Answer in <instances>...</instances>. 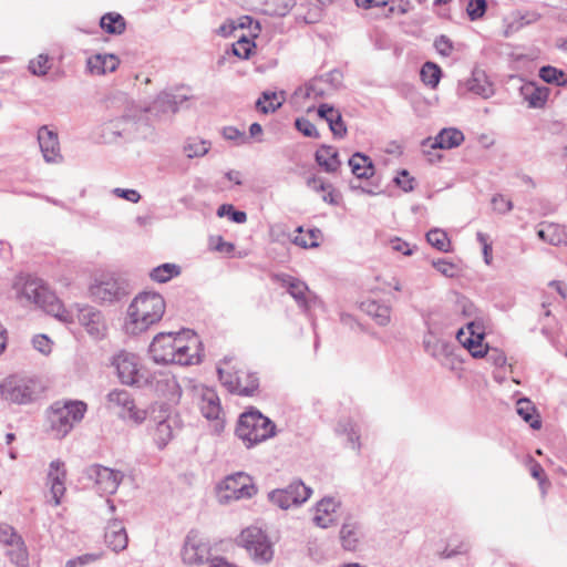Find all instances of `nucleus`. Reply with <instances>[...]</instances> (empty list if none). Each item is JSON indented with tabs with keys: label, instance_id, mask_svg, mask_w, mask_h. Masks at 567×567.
Segmentation results:
<instances>
[{
	"label": "nucleus",
	"instance_id": "obj_13",
	"mask_svg": "<svg viewBox=\"0 0 567 567\" xmlns=\"http://www.w3.org/2000/svg\"><path fill=\"white\" fill-rule=\"evenodd\" d=\"M311 494L312 489L309 486H307L302 481L296 480L284 488H277L269 492L268 499L272 505L281 509H289L306 503L310 498Z\"/></svg>",
	"mask_w": 567,
	"mask_h": 567
},
{
	"label": "nucleus",
	"instance_id": "obj_64",
	"mask_svg": "<svg viewBox=\"0 0 567 567\" xmlns=\"http://www.w3.org/2000/svg\"><path fill=\"white\" fill-rule=\"evenodd\" d=\"M99 554H85L66 561L65 567H78L100 559Z\"/></svg>",
	"mask_w": 567,
	"mask_h": 567
},
{
	"label": "nucleus",
	"instance_id": "obj_39",
	"mask_svg": "<svg viewBox=\"0 0 567 567\" xmlns=\"http://www.w3.org/2000/svg\"><path fill=\"white\" fill-rule=\"evenodd\" d=\"M297 235L292 238V243L301 248H316L321 239V230L318 228L308 229L306 233L302 227L297 228Z\"/></svg>",
	"mask_w": 567,
	"mask_h": 567
},
{
	"label": "nucleus",
	"instance_id": "obj_38",
	"mask_svg": "<svg viewBox=\"0 0 567 567\" xmlns=\"http://www.w3.org/2000/svg\"><path fill=\"white\" fill-rule=\"evenodd\" d=\"M517 414L527 422L532 429L538 430L542 426V422L536 415V409L532 401L528 399H519L516 404Z\"/></svg>",
	"mask_w": 567,
	"mask_h": 567
},
{
	"label": "nucleus",
	"instance_id": "obj_35",
	"mask_svg": "<svg viewBox=\"0 0 567 567\" xmlns=\"http://www.w3.org/2000/svg\"><path fill=\"white\" fill-rule=\"evenodd\" d=\"M467 90L482 97H489L493 94L492 84L488 82L483 71H474L471 79L467 80Z\"/></svg>",
	"mask_w": 567,
	"mask_h": 567
},
{
	"label": "nucleus",
	"instance_id": "obj_63",
	"mask_svg": "<svg viewBox=\"0 0 567 567\" xmlns=\"http://www.w3.org/2000/svg\"><path fill=\"white\" fill-rule=\"evenodd\" d=\"M113 194L120 198H123L131 203H138L141 199V195L136 189H124V188H114Z\"/></svg>",
	"mask_w": 567,
	"mask_h": 567
},
{
	"label": "nucleus",
	"instance_id": "obj_47",
	"mask_svg": "<svg viewBox=\"0 0 567 567\" xmlns=\"http://www.w3.org/2000/svg\"><path fill=\"white\" fill-rule=\"evenodd\" d=\"M539 76L547 83L564 85L567 83V75L561 70L547 65L539 70Z\"/></svg>",
	"mask_w": 567,
	"mask_h": 567
},
{
	"label": "nucleus",
	"instance_id": "obj_4",
	"mask_svg": "<svg viewBox=\"0 0 567 567\" xmlns=\"http://www.w3.org/2000/svg\"><path fill=\"white\" fill-rule=\"evenodd\" d=\"M19 298L38 306L64 323L73 322L72 311L64 308L42 279L28 277L19 289Z\"/></svg>",
	"mask_w": 567,
	"mask_h": 567
},
{
	"label": "nucleus",
	"instance_id": "obj_31",
	"mask_svg": "<svg viewBox=\"0 0 567 567\" xmlns=\"http://www.w3.org/2000/svg\"><path fill=\"white\" fill-rule=\"evenodd\" d=\"M360 308L363 312L373 318L379 326H386L390 322L391 309L384 303L369 299L362 301Z\"/></svg>",
	"mask_w": 567,
	"mask_h": 567
},
{
	"label": "nucleus",
	"instance_id": "obj_58",
	"mask_svg": "<svg viewBox=\"0 0 567 567\" xmlns=\"http://www.w3.org/2000/svg\"><path fill=\"white\" fill-rule=\"evenodd\" d=\"M296 127L305 136H308V137H318L319 136V133H318L316 126L307 118H303V117L297 118Z\"/></svg>",
	"mask_w": 567,
	"mask_h": 567
},
{
	"label": "nucleus",
	"instance_id": "obj_52",
	"mask_svg": "<svg viewBox=\"0 0 567 567\" xmlns=\"http://www.w3.org/2000/svg\"><path fill=\"white\" fill-rule=\"evenodd\" d=\"M217 215L219 217L228 216L230 220H233L237 224H243L247 220V215L245 212L235 210L233 205H229V204H224V205L219 206V208L217 210Z\"/></svg>",
	"mask_w": 567,
	"mask_h": 567
},
{
	"label": "nucleus",
	"instance_id": "obj_24",
	"mask_svg": "<svg viewBox=\"0 0 567 567\" xmlns=\"http://www.w3.org/2000/svg\"><path fill=\"white\" fill-rule=\"evenodd\" d=\"M464 142V134L462 131L455 127H446L439 132L435 137H427L422 142L424 150L441 148L451 150L460 146Z\"/></svg>",
	"mask_w": 567,
	"mask_h": 567
},
{
	"label": "nucleus",
	"instance_id": "obj_54",
	"mask_svg": "<svg viewBox=\"0 0 567 567\" xmlns=\"http://www.w3.org/2000/svg\"><path fill=\"white\" fill-rule=\"evenodd\" d=\"M540 19V14L536 11H526L524 13L518 12L514 24L516 29L537 22Z\"/></svg>",
	"mask_w": 567,
	"mask_h": 567
},
{
	"label": "nucleus",
	"instance_id": "obj_9",
	"mask_svg": "<svg viewBox=\"0 0 567 567\" xmlns=\"http://www.w3.org/2000/svg\"><path fill=\"white\" fill-rule=\"evenodd\" d=\"M238 543L258 564L269 563L274 557L272 544L268 535L258 526L245 528L239 535Z\"/></svg>",
	"mask_w": 567,
	"mask_h": 567
},
{
	"label": "nucleus",
	"instance_id": "obj_49",
	"mask_svg": "<svg viewBox=\"0 0 567 567\" xmlns=\"http://www.w3.org/2000/svg\"><path fill=\"white\" fill-rule=\"evenodd\" d=\"M432 266L446 278H455L461 272V269L458 268L457 265L446 259L433 260Z\"/></svg>",
	"mask_w": 567,
	"mask_h": 567
},
{
	"label": "nucleus",
	"instance_id": "obj_8",
	"mask_svg": "<svg viewBox=\"0 0 567 567\" xmlns=\"http://www.w3.org/2000/svg\"><path fill=\"white\" fill-rule=\"evenodd\" d=\"M111 365L115 369L122 384L137 388L148 385L150 375L143 369L137 354L122 350L112 357Z\"/></svg>",
	"mask_w": 567,
	"mask_h": 567
},
{
	"label": "nucleus",
	"instance_id": "obj_20",
	"mask_svg": "<svg viewBox=\"0 0 567 567\" xmlns=\"http://www.w3.org/2000/svg\"><path fill=\"white\" fill-rule=\"evenodd\" d=\"M340 503L333 497H323L312 508V522L320 528H328L337 523Z\"/></svg>",
	"mask_w": 567,
	"mask_h": 567
},
{
	"label": "nucleus",
	"instance_id": "obj_12",
	"mask_svg": "<svg viewBox=\"0 0 567 567\" xmlns=\"http://www.w3.org/2000/svg\"><path fill=\"white\" fill-rule=\"evenodd\" d=\"M37 383L33 379L10 375L0 382V396L14 404H28L35 394Z\"/></svg>",
	"mask_w": 567,
	"mask_h": 567
},
{
	"label": "nucleus",
	"instance_id": "obj_29",
	"mask_svg": "<svg viewBox=\"0 0 567 567\" xmlns=\"http://www.w3.org/2000/svg\"><path fill=\"white\" fill-rule=\"evenodd\" d=\"M186 100L187 97L185 95H176L164 91L155 99L151 110L162 113H175L179 105Z\"/></svg>",
	"mask_w": 567,
	"mask_h": 567
},
{
	"label": "nucleus",
	"instance_id": "obj_59",
	"mask_svg": "<svg viewBox=\"0 0 567 567\" xmlns=\"http://www.w3.org/2000/svg\"><path fill=\"white\" fill-rule=\"evenodd\" d=\"M209 245L213 250L219 251L221 254L229 255L234 251L235 246L231 243L225 241L223 237H212Z\"/></svg>",
	"mask_w": 567,
	"mask_h": 567
},
{
	"label": "nucleus",
	"instance_id": "obj_19",
	"mask_svg": "<svg viewBox=\"0 0 567 567\" xmlns=\"http://www.w3.org/2000/svg\"><path fill=\"white\" fill-rule=\"evenodd\" d=\"M425 322L427 326V333L423 339V347L425 352L440 361H443V359H447L449 357L453 355L452 346L436 337V327L433 316H430Z\"/></svg>",
	"mask_w": 567,
	"mask_h": 567
},
{
	"label": "nucleus",
	"instance_id": "obj_18",
	"mask_svg": "<svg viewBox=\"0 0 567 567\" xmlns=\"http://www.w3.org/2000/svg\"><path fill=\"white\" fill-rule=\"evenodd\" d=\"M210 555L209 545L204 542L197 533H189L186 536L182 548V559L186 565H202L208 560Z\"/></svg>",
	"mask_w": 567,
	"mask_h": 567
},
{
	"label": "nucleus",
	"instance_id": "obj_25",
	"mask_svg": "<svg viewBox=\"0 0 567 567\" xmlns=\"http://www.w3.org/2000/svg\"><path fill=\"white\" fill-rule=\"evenodd\" d=\"M195 393L198 396V406L207 420H217L221 412L220 401L216 391L207 386H196Z\"/></svg>",
	"mask_w": 567,
	"mask_h": 567
},
{
	"label": "nucleus",
	"instance_id": "obj_27",
	"mask_svg": "<svg viewBox=\"0 0 567 567\" xmlns=\"http://www.w3.org/2000/svg\"><path fill=\"white\" fill-rule=\"evenodd\" d=\"M537 235L543 241L548 243L549 245L567 246V228L565 226L553 223L543 224L538 229Z\"/></svg>",
	"mask_w": 567,
	"mask_h": 567
},
{
	"label": "nucleus",
	"instance_id": "obj_48",
	"mask_svg": "<svg viewBox=\"0 0 567 567\" xmlns=\"http://www.w3.org/2000/svg\"><path fill=\"white\" fill-rule=\"evenodd\" d=\"M29 71L37 76L45 75L51 69L50 59L47 54H39L28 65Z\"/></svg>",
	"mask_w": 567,
	"mask_h": 567
},
{
	"label": "nucleus",
	"instance_id": "obj_14",
	"mask_svg": "<svg viewBox=\"0 0 567 567\" xmlns=\"http://www.w3.org/2000/svg\"><path fill=\"white\" fill-rule=\"evenodd\" d=\"M91 297L100 302H114L126 295L124 282L114 274H101L89 288Z\"/></svg>",
	"mask_w": 567,
	"mask_h": 567
},
{
	"label": "nucleus",
	"instance_id": "obj_56",
	"mask_svg": "<svg viewBox=\"0 0 567 567\" xmlns=\"http://www.w3.org/2000/svg\"><path fill=\"white\" fill-rule=\"evenodd\" d=\"M493 209L499 214H506L512 210L513 203L505 196L497 194L492 198Z\"/></svg>",
	"mask_w": 567,
	"mask_h": 567
},
{
	"label": "nucleus",
	"instance_id": "obj_37",
	"mask_svg": "<svg viewBox=\"0 0 567 567\" xmlns=\"http://www.w3.org/2000/svg\"><path fill=\"white\" fill-rule=\"evenodd\" d=\"M336 433L338 435H344L348 439L351 447L354 450H360V434L357 424L350 419L344 417L341 419L337 426Z\"/></svg>",
	"mask_w": 567,
	"mask_h": 567
},
{
	"label": "nucleus",
	"instance_id": "obj_21",
	"mask_svg": "<svg viewBox=\"0 0 567 567\" xmlns=\"http://www.w3.org/2000/svg\"><path fill=\"white\" fill-rule=\"evenodd\" d=\"M38 143L47 163H60L62 161L59 137L55 131L47 125L41 126L38 131Z\"/></svg>",
	"mask_w": 567,
	"mask_h": 567
},
{
	"label": "nucleus",
	"instance_id": "obj_50",
	"mask_svg": "<svg viewBox=\"0 0 567 567\" xmlns=\"http://www.w3.org/2000/svg\"><path fill=\"white\" fill-rule=\"evenodd\" d=\"M22 540L21 536L17 534L14 528L8 524L0 525V543L7 547L17 545L18 542Z\"/></svg>",
	"mask_w": 567,
	"mask_h": 567
},
{
	"label": "nucleus",
	"instance_id": "obj_61",
	"mask_svg": "<svg viewBox=\"0 0 567 567\" xmlns=\"http://www.w3.org/2000/svg\"><path fill=\"white\" fill-rule=\"evenodd\" d=\"M434 47L436 51L443 56H449L453 49L451 40L445 35L439 37L434 41Z\"/></svg>",
	"mask_w": 567,
	"mask_h": 567
},
{
	"label": "nucleus",
	"instance_id": "obj_30",
	"mask_svg": "<svg viewBox=\"0 0 567 567\" xmlns=\"http://www.w3.org/2000/svg\"><path fill=\"white\" fill-rule=\"evenodd\" d=\"M175 425L176 420L171 415L157 421L153 437L158 449H164L173 439Z\"/></svg>",
	"mask_w": 567,
	"mask_h": 567
},
{
	"label": "nucleus",
	"instance_id": "obj_17",
	"mask_svg": "<svg viewBox=\"0 0 567 567\" xmlns=\"http://www.w3.org/2000/svg\"><path fill=\"white\" fill-rule=\"evenodd\" d=\"M86 476L94 482L101 494L106 495L114 494L124 477L122 472L99 464L87 467Z\"/></svg>",
	"mask_w": 567,
	"mask_h": 567
},
{
	"label": "nucleus",
	"instance_id": "obj_3",
	"mask_svg": "<svg viewBox=\"0 0 567 567\" xmlns=\"http://www.w3.org/2000/svg\"><path fill=\"white\" fill-rule=\"evenodd\" d=\"M456 313L470 320L465 329H460L456 333L457 341L470 352L473 358H483L488 352V347L483 343L485 328L478 320V309L465 297H457L454 306Z\"/></svg>",
	"mask_w": 567,
	"mask_h": 567
},
{
	"label": "nucleus",
	"instance_id": "obj_57",
	"mask_svg": "<svg viewBox=\"0 0 567 567\" xmlns=\"http://www.w3.org/2000/svg\"><path fill=\"white\" fill-rule=\"evenodd\" d=\"M35 350L42 354H49L52 351V341L45 334H38L32 339Z\"/></svg>",
	"mask_w": 567,
	"mask_h": 567
},
{
	"label": "nucleus",
	"instance_id": "obj_6",
	"mask_svg": "<svg viewBox=\"0 0 567 567\" xmlns=\"http://www.w3.org/2000/svg\"><path fill=\"white\" fill-rule=\"evenodd\" d=\"M275 430V424L259 411H248L240 415L236 434L249 449L272 437Z\"/></svg>",
	"mask_w": 567,
	"mask_h": 567
},
{
	"label": "nucleus",
	"instance_id": "obj_46",
	"mask_svg": "<svg viewBox=\"0 0 567 567\" xmlns=\"http://www.w3.org/2000/svg\"><path fill=\"white\" fill-rule=\"evenodd\" d=\"M421 79L427 86L434 89L437 86L442 71L439 65L432 62H426L421 69Z\"/></svg>",
	"mask_w": 567,
	"mask_h": 567
},
{
	"label": "nucleus",
	"instance_id": "obj_5",
	"mask_svg": "<svg viewBox=\"0 0 567 567\" xmlns=\"http://www.w3.org/2000/svg\"><path fill=\"white\" fill-rule=\"evenodd\" d=\"M86 411V403L80 400L52 404L48 419L55 437L62 439L69 434L74 425L83 420Z\"/></svg>",
	"mask_w": 567,
	"mask_h": 567
},
{
	"label": "nucleus",
	"instance_id": "obj_33",
	"mask_svg": "<svg viewBox=\"0 0 567 567\" xmlns=\"http://www.w3.org/2000/svg\"><path fill=\"white\" fill-rule=\"evenodd\" d=\"M349 166L358 178L368 179L374 175V166L371 158L361 153H355L350 157Z\"/></svg>",
	"mask_w": 567,
	"mask_h": 567
},
{
	"label": "nucleus",
	"instance_id": "obj_7",
	"mask_svg": "<svg viewBox=\"0 0 567 567\" xmlns=\"http://www.w3.org/2000/svg\"><path fill=\"white\" fill-rule=\"evenodd\" d=\"M217 372L223 385L231 393L248 396L258 389L257 375L241 364H231V361H225L218 365Z\"/></svg>",
	"mask_w": 567,
	"mask_h": 567
},
{
	"label": "nucleus",
	"instance_id": "obj_16",
	"mask_svg": "<svg viewBox=\"0 0 567 567\" xmlns=\"http://www.w3.org/2000/svg\"><path fill=\"white\" fill-rule=\"evenodd\" d=\"M275 278L303 311H309L319 302L318 297L311 292L307 284L299 278L286 274L276 275Z\"/></svg>",
	"mask_w": 567,
	"mask_h": 567
},
{
	"label": "nucleus",
	"instance_id": "obj_41",
	"mask_svg": "<svg viewBox=\"0 0 567 567\" xmlns=\"http://www.w3.org/2000/svg\"><path fill=\"white\" fill-rule=\"evenodd\" d=\"M101 28L110 34H121L125 30V20L118 13H106L101 18Z\"/></svg>",
	"mask_w": 567,
	"mask_h": 567
},
{
	"label": "nucleus",
	"instance_id": "obj_28",
	"mask_svg": "<svg viewBox=\"0 0 567 567\" xmlns=\"http://www.w3.org/2000/svg\"><path fill=\"white\" fill-rule=\"evenodd\" d=\"M120 60L114 54H95L87 60V69L92 74L103 75L114 72Z\"/></svg>",
	"mask_w": 567,
	"mask_h": 567
},
{
	"label": "nucleus",
	"instance_id": "obj_55",
	"mask_svg": "<svg viewBox=\"0 0 567 567\" xmlns=\"http://www.w3.org/2000/svg\"><path fill=\"white\" fill-rule=\"evenodd\" d=\"M223 136L226 140L234 141L238 145L245 144L248 142V137L246 136L245 132L239 131L238 128L234 126H227L223 130Z\"/></svg>",
	"mask_w": 567,
	"mask_h": 567
},
{
	"label": "nucleus",
	"instance_id": "obj_40",
	"mask_svg": "<svg viewBox=\"0 0 567 567\" xmlns=\"http://www.w3.org/2000/svg\"><path fill=\"white\" fill-rule=\"evenodd\" d=\"M181 267L176 264L166 262L153 268L150 271V278L158 284H165L171 279L179 276Z\"/></svg>",
	"mask_w": 567,
	"mask_h": 567
},
{
	"label": "nucleus",
	"instance_id": "obj_62",
	"mask_svg": "<svg viewBox=\"0 0 567 567\" xmlns=\"http://www.w3.org/2000/svg\"><path fill=\"white\" fill-rule=\"evenodd\" d=\"M394 182L404 192H411L413 189L414 179L410 177L409 172L405 169L400 172V174L394 178Z\"/></svg>",
	"mask_w": 567,
	"mask_h": 567
},
{
	"label": "nucleus",
	"instance_id": "obj_44",
	"mask_svg": "<svg viewBox=\"0 0 567 567\" xmlns=\"http://www.w3.org/2000/svg\"><path fill=\"white\" fill-rule=\"evenodd\" d=\"M210 143L205 140L188 138L183 151L188 158L202 157L208 153Z\"/></svg>",
	"mask_w": 567,
	"mask_h": 567
},
{
	"label": "nucleus",
	"instance_id": "obj_53",
	"mask_svg": "<svg viewBox=\"0 0 567 567\" xmlns=\"http://www.w3.org/2000/svg\"><path fill=\"white\" fill-rule=\"evenodd\" d=\"M254 47L252 41L243 37L233 44V53L240 59H248Z\"/></svg>",
	"mask_w": 567,
	"mask_h": 567
},
{
	"label": "nucleus",
	"instance_id": "obj_60",
	"mask_svg": "<svg viewBox=\"0 0 567 567\" xmlns=\"http://www.w3.org/2000/svg\"><path fill=\"white\" fill-rule=\"evenodd\" d=\"M318 115L326 120L328 124H332V121L338 118L340 112L328 104H321L318 107Z\"/></svg>",
	"mask_w": 567,
	"mask_h": 567
},
{
	"label": "nucleus",
	"instance_id": "obj_10",
	"mask_svg": "<svg viewBox=\"0 0 567 567\" xmlns=\"http://www.w3.org/2000/svg\"><path fill=\"white\" fill-rule=\"evenodd\" d=\"M105 408L122 420L141 424L146 420V411L136 406L132 394L124 389H113L105 396Z\"/></svg>",
	"mask_w": 567,
	"mask_h": 567
},
{
	"label": "nucleus",
	"instance_id": "obj_15",
	"mask_svg": "<svg viewBox=\"0 0 567 567\" xmlns=\"http://www.w3.org/2000/svg\"><path fill=\"white\" fill-rule=\"evenodd\" d=\"M73 319L76 317L79 323L95 340H101L106 336L107 326L102 312L91 306L76 305L71 309Z\"/></svg>",
	"mask_w": 567,
	"mask_h": 567
},
{
	"label": "nucleus",
	"instance_id": "obj_42",
	"mask_svg": "<svg viewBox=\"0 0 567 567\" xmlns=\"http://www.w3.org/2000/svg\"><path fill=\"white\" fill-rule=\"evenodd\" d=\"M6 555L9 557L10 561L17 567L29 566V554L23 539L18 542L17 545L8 547Z\"/></svg>",
	"mask_w": 567,
	"mask_h": 567
},
{
	"label": "nucleus",
	"instance_id": "obj_45",
	"mask_svg": "<svg viewBox=\"0 0 567 567\" xmlns=\"http://www.w3.org/2000/svg\"><path fill=\"white\" fill-rule=\"evenodd\" d=\"M426 240L432 247L440 251L447 252L450 250V238L447 234L440 228L429 230L426 234Z\"/></svg>",
	"mask_w": 567,
	"mask_h": 567
},
{
	"label": "nucleus",
	"instance_id": "obj_32",
	"mask_svg": "<svg viewBox=\"0 0 567 567\" xmlns=\"http://www.w3.org/2000/svg\"><path fill=\"white\" fill-rule=\"evenodd\" d=\"M520 93L529 107H542L548 99V89L537 86L535 83H526L522 86Z\"/></svg>",
	"mask_w": 567,
	"mask_h": 567
},
{
	"label": "nucleus",
	"instance_id": "obj_36",
	"mask_svg": "<svg viewBox=\"0 0 567 567\" xmlns=\"http://www.w3.org/2000/svg\"><path fill=\"white\" fill-rule=\"evenodd\" d=\"M361 530L357 523L346 522L340 529V540L347 550H355L360 542Z\"/></svg>",
	"mask_w": 567,
	"mask_h": 567
},
{
	"label": "nucleus",
	"instance_id": "obj_43",
	"mask_svg": "<svg viewBox=\"0 0 567 567\" xmlns=\"http://www.w3.org/2000/svg\"><path fill=\"white\" fill-rule=\"evenodd\" d=\"M282 104V96L276 92H264L257 100L256 107L267 114L275 112Z\"/></svg>",
	"mask_w": 567,
	"mask_h": 567
},
{
	"label": "nucleus",
	"instance_id": "obj_34",
	"mask_svg": "<svg viewBox=\"0 0 567 567\" xmlns=\"http://www.w3.org/2000/svg\"><path fill=\"white\" fill-rule=\"evenodd\" d=\"M317 163L328 173H334L340 166L339 155L331 146H321L316 152Z\"/></svg>",
	"mask_w": 567,
	"mask_h": 567
},
{
	"label": "nucleus",
	"instance_id": "obj_2",
	"mask_svg": "<svg viewBox=\"0 0 567 567\" xmlns=\"http://www.w3.org/2000/svg\"><path fill=\"white\" fill-rule=\"evenodd\" d=\"M166 311L164 297L155 291L137 293L128 303L122 323L126 336L137 337L161 322Z\"/></svg>",
	"mask_w": 567,
	"mask_h": 567
},
{
	"label": "nucleus",
	"instance_id": "obj_51",
	"mask_svg": "<svg viewBox=\"0 0 567 567\" xmlns=\"http://www.w3.org/2000/svg\"><path fill=\"white\" fill-rule=\"evenodd\" d=\"M486 8H487L486 0H468L467 7H466V12H467L470 20L476 21V20L483 18V16L486 12Z\"/></svg>",
	"mask_w": 567,
	"mask_h": 567
},
{
	"label": "nucleus",
	"instance_id": "obj_11",
	"mask_svg": "<svg viewBox=\"0 0 567 567\" xmlns=\"http://www.w3.org/2000/svg\"><path fill=\"white\" fill-rule=\"evenodd\" d=\"M255 494L256 487L251 477L243 472L228 475L217 487V497L223 504L250 498Z\"/></svg>",
	"mask_w": 567,
	"mask_h": 567
},
{
	"label": "nucleus",
	"instance_id": "obj_1",
	"mask_svg": "<svg viewBox=\"0 0 567 567\" xmlns=\"http://www.w3.org/2000/svg\"><path fill=\"white\" fill-rule=\"evenodd\" d=\"M156 363L195 365L203 360V343L193 330L157 333L148 348Z\"/></svg>",
	"mask_w": 567,
	"mask_h": 567
},
{
	"label": "nucleus",
	"instance_id": "obj_22",
	"mask_svg": "<svg viewBox=\"0 0 567 567\" xmlns=\"http://www.w3.org/2000/svg\"><path fill=\"white\" fill-rule=\"evenodd\" d=\"M148 385L171 403H177L181 399V386L176 378L171 373L154 374L152 379L150 378Z\"/></svg>",
	"mask_w": 567,
	"mask_h": 567
},
{
	"label": "nucleus",
	"instance_id": "obj_26",
	"mask_svg": "<svg viewBox=\"0 0 567 567\" xmlns=\"http://www.w3.org/2000/svg\"><path fill=\"white\" fill-rule=\"evenodd\" d=\"M105 543L116 553L127 547V534L120 520H112L107 524L105 529Z\"/></svg>",
	"mask_w": 567,
	"mask_h": 567
},
{
	"label": "nucleus",
	"instance_id": "obj_23",
	"mask_svg": "<svg viewBox=\"0 0 567 567\" xmlns=\"http://www.w3.org/2000/svg\"><path fill=\"white\" fill-rule=\"evenodd\" d=\"M66 470L62 461H52L49 465L48 485L54 506L61 504V499L65 493Z\"/></svg>",
	"mask_w": 567,
	"mask_h": 567
}]
</instances>
